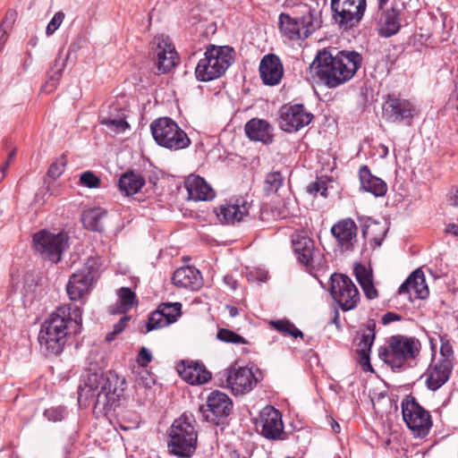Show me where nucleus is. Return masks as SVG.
Wrapping results in <instances>:
<instances>
[{"mask_svg":"<svg viewBox=\"0 0 458 458\" xmlns=\"http://www.w3.org/2000/svg\"><path fill=\"white\" fill-rule=\"evenodd\" d=\"M362 61L361 55L353 50L324 48L318 52L310 69L319 83L333 89L352 79Z\"/></svg>","mask_w":458,"mask_h":458,"instance_id":"1","label":"nucleus"},{"mask_svg":"<svg viewBox=\"0 0 458 458\" xmlns=\"http://www.w3.org/2000/svg\"><path fill=\"white\" fill-rule=\"evenodd\" d=\"M194 423V416L186 412L174 420L168 433V450L171 454L181 458L192 456L198 442Z\"/></svg>","mask_w":458,"mask_h":458,"instance_id":"2","label":"nucleus"},{"mask_svg":"<svg viewBox=\"0 0 458 458\" xmlns=\"http://www.w3.org/2000/svg\"><path fill=\"white\" fill-rule=\"evenodd\" d=\"M420 347L418 339L397 335L378 348V357L392 369H402L407 360L419 355Z\"/></svg>","mask_w":458,"mask_h":458,"instance_id":"3","label":"nucleus"},{"mask_svg":"<svg viewBox=\"0 0 458 458\" xmlns=\"http://www.w3.org/2000/svg\"><path fill=\"white\" fill-rule=\"evenodd\" d=\"M232 61V48L210 46L195 68L197 80L210 81L221 77L231 65Z\"/></svg>","mask_w":458,"mask_h":458,"instance_id":"4","label":"nucleus"},{"mask_svg":"<svg viewBox=\"0 0 458 458\" xmlns=\"http://www.w3.org/2000/svg\"><path fill=\"white\" fill-rule=\"evenodd\" d=\"M150 130L155 141L170 150H180L191 145L187 133L171 118L161 117L153 121Z\"/></svg>","mask_w":458,"mask_h":458,"instance_id":"5","label":"nucleus"},{"mask_svg":"<svg viewBox=\"0 0 458 458\" xmlns=\"http://www.w3.org/2000/svg\"><path fill=\"white\" fill-rule=\"evenodd\" d=\"M81 311L78 306L64 305L58 307L41 327L49 329L55 335H64L68 337L81 332Z\"/></svg>","mask_w":458,"mask_h":458,"instance_id":"6","label":"nucleus"},{"mask_svg":"<svg viewBox=\"0 0 458 458\" xmlns=\"http://www.w3.org/2000/svg\"><path fill=\"white\" fill-rule=\"evenodd\" d=\"M100 259L89 257L84 266L69 278L66 292L72 301L88 294L99 276Z\"/></svg>","mask_w":458,"mask_h":458,"instance_id":"7","label":"nucleus"},{"mask_svg":"<svg viewBox=\"0 0 458 458\" xmlns=\"http://www.w3.org/2000/svg\"><path fill=\"white\" fill-rule=\"evenodd\" d=\"M403 419L414 437H425L433 425L431 415L416 399L408 395L402 401Z\"/></svg>","mask_w":458,"mask_h":458,"instance_id":"8","label":"nucleus"},{"mask_svg":"<svg viewBox=\"0 0 458 458\" xmlns=\"http://www.w3.org/2000/svg\"><path fill=\"white\" fill-rule=\"evenodd\" d=\"M366 0H331L335 23L344 31L357 27L366 11Z\"/></svg>","mask_w":458,"mask_h":458,"instance_id":"9","label":"nucleus"},{"mask_svg":"<svg viewBox=\"0 0 458 458\" xmlns=\"http://www.w3.org/2000/svg\"><path fill=\"white\" fill-rule=\"evenodd\" d=\"M32 241L36 251L55 264L61 260L64 251L69 246V236L64 232L40 230L33 235Z\"/></svg>","mask_w":458,"mask_h":458,"instance_id":"10","label":"nucleus"},{"mask_svg":"<svg viewBox=\"0 0 458 458\" xmlns=\"http://www.w3.org/2000/svg\"><path fill=\"white\" fill-rule=\"evenodd\" d=\"M330 294L343 311L354 310L360 302V293L352 280L344 274L335 273L330 278Z\"/></svg>","mask_w":458,"mask_h":458,"instance_id":"11","label":"nucleus"},{"mask_svg":"<svg viewBox=\"0 0 458 458\" xmlns=\"http://www.w3.org/2000/svg\"><path fill=\"white\" fill-rule=\"evenodd\" d=\"M223 377L225 378L226 387L234 395L246 394L263 379L261 371L259 369L238 367L225 369Z\"/></svg>","mask_w":458,"mask_h":458,"instance_id":"12","label":"nucleus"},{"mask_svg":"<svg viewBox=\"0 0 458 458\" xmlns=\"http://www.w3.org/2000/svg\"><path fill=\"white\" fill-rule=\"evenodd\" d=\"M123 378H120L114 372L108 371L106 382L95 396V408L104 413L115 411L123 397Z\"/></svg>","mask_w":458,"mask_h":458,"instance_id":"13","label":"nucleus"},{"mask_svg":"<svg viewBox=\"0 0 458 458\" xmlns=\"http://www.w3.org/2000/svg\"><path fill=\"white\" fill-rule=\"evenodd\" d=\"M292 244L298 261L307 268L315 269L324 263L323 254L315 247L314 241L304 233L293 234Z\"/></svg>","mask_w":458,"mask_h":458,"instance_id":"14","label":"nucleus"},{"mask_svg":"<svg viewBox=\"0 0 458 458\" xmlns=\"http://www.w3.org/2000/svg\"><path fill=\"white\" fill-rule=\"evenodd\" d=\"M233 409V402L228 395L218 390L211 392L207 399V405H200L199 411L203 420L219 425L221 420L228 417Z\"/></svg>","mask_w":458,"mask_h":458,"instance_id":"15","label":"nucleus"},{"mask_svg":"<svg viewBox=\"0 0 458 458\" xmlns=\"http://www.w3.org/2000/svg\"><path fill=\"white\" fill-rule=\"evenodd\" d=\"M261 436L269 440H284L286 433L281 412L273 406L264 407L256 423Z\"/></svg>","mask_w":458,"mask_h":458,"instance_id":"16","label":"nucleus"},{"mask_svg":"<svg viewBox=\"0 0 458 458\" xmlns=\"http://www.w3.org/2000/svg\"><path fill=\"white\" fill-rule=\"evenodd\" d=\"M406 3L403 0H394L391 8L381 13L378 20V33L389 38L395 35L401 28L402 21L406 17Z\"/></svg>","mask_w":458,"mask_h":458,"instance_id":"17","label":"nucleus"},{"mask_svg":"<svg viewBox=\"0 0 458 458\" xmlns=\"http://www.w3.org/2000/svg\"><path fill=\"white\" fill-rule=\"evenodd\" d=\"M314 115L301 104L284 106L280 109V128L286 132H295L307 126Z\"/></svg>","mask_w":458,"mask_h":458,"instance_id":"18","label":"nucleus"},{"mask_svg":"<svg viewBox=\"0 0 458 458\" xmlns=\"http://www.w3.org/2000/svg\"><path fill=\"white\" fill-rule=\"evenodd\" d=\"M415 114V107L407 99L388 95L382 106L383 118L391 123L410 121Z\"/></svg>","mask_w":458,"mask_h":458,"instance_id":"19","label":"nucleus"},{"mask_svg":"<svg viewBox=\"0 0 458 458\" xmlns=\"http://www.w3.org/2000/svg\"><path fill=\"white\" fill-rule=\"evenodd\" d=\"M152 44L157 56L156 65L159 72H169L178 64V54L170 38L165 36L155 37Z\"/></svg>","mask_w":458,"mask_h":458,"instance_id":"20","label":"nucleus"},{"mask_svg":"<svg viewBox=\"0 0 458 458\" xmlns=\"http://www.w3.org/2000/svg\"><path fill=\"white\" fill-rule=\"evenodd\" d=\"M259 74L265 85H277L284 75V66L280 58L275 54L264 55L259 64Z\"/></svg>","mask_w":458,"mask_h":458,"instance_id":"21","label":"nucleus"},{"mask_svg":"<svg viewBox=\"0 0 458 458\" xmlns=\"http://www.w3.org/2000/svg\"><path fill=\"white\" fill-rule=\"evenodd\" d=\"M358 227L352 218H344L331 227V233L338 245L346 250H351L356 242Z\"/></svg>","mask_w":458,"mask_h":458,"instance_id":"22","label":"nucleus"},{"mask_svg":"<svg viewBox=\"0 0 458 458\" xmlns=\"http://www.w3.org/2000/svg\"><path fill=\"white\" fill-rule=\"evenodd\" d=\"M188 199L194 201L211 200L215 191L211 186L199 175L191 174L184 182Z\"/></svg>","mask_w":458,"mask_h":458,"instance_id":"23","label":"nucleus"},{"mask_svg":"<svg viewBox=\"0 0 458 458\" xmlns=\"http://www.w3.org/2000/svg\"><path fill=\"white\" fill-rule=\"evenodd\" d=\"M453 370V363L437 360L431 364L426 372L427 387L432 391L440 388L450 377Z\"/></svg>","mask_w":458,"mask_h":458,"instance_id":"24","label":"nucleus"},{"mask_svg":"<svg viewBox=\"0 0 458 458\" xmlns=\"http://www.w3.org/2000/svg\"><path fill=\"white\" fill-rule=\"evenodd\" d=\"M244 131L250 140L260 141L263 144H270L273 141V127L264 119H250L246 123Z\"/></svg>","mask_w":458,"mask_h":458,"instance_id":"25","label":"nucleus"},{"mask_svg":"<svg viewBox=\"0 0 458 458\" xmlns=\"http://www.w3.org/2000/svg\"><path fill=\"white\" fill-rule=\"evenodd\" d=\"M178 372L186 382L191 385L205 384L211 378V373L203 364L193 361H182L178 365Z\"/></svg>","mask_w":458,"mask_h":458,"instance_id":"26","label":"nucleus"},{"mask_svg":"<svg viewBox=\"0 0 458 458\" xmlns=\"http://www.w3.org/2000/svg\"><path fill=\"white\" fill-rule=\"evenodd\" d=\"M100 123L105 124L111 131L122 132L129 127L126 122V111L119 104H112L108 112L105 114L101 112L99 116Z\"/></svg>","mask_w":458,"mask_h":458,"instance_id":"27","label":"nucleus"},{"mask_svg":"<svg viewBox=\"0 0 458 458\" xmlns=\"http://www.w3.org/2000/svg\"><path fill=\"white\" fill-rule=\"evenodd\" d=\"M172 280L174 285L191 291L199 290L202 285L200 272L192 267H182L176 269Z\"/></svg>","mask_w":458,"mask_h":458,"instance_id":"28","label":"nucleus"},{"mask_svg":"<svg viewBox=\"0 0 458 458\" xmlns=\"http://www.w3.org/2000/svg\"><path fill=\"white\" fill-rule=\"evenodd\" d=\"M67 338L68 337L64 336V335H55L52 333V331H50L49 329H45L41 327L38 334V343L40 345V350L47 356L59 355L63 352Z\"/></svg>","mask_w":458,"mask_h":458,"instance_id":"29","label":"nucleus"},{"mask_svg":"<svg viewBox=\"0 0 458 458\" xmlns=\"http://www.w3.org/2000/svg\"><path fill=\"white\" fill-rule=\"evenodd\" d=\"M414 291L415 297L418 299H426L429 291L426 284L424 273L420 268L414 270L408 278L401 284L398 290L399 294L410 293Z\"/></svg>","mask_w":458,"mask_h":458,"instance_id":"30","label":"nucleus"},{"mask_svg":"<svg viewBox=\"0 0 458 458\" xmlns=\"http://www.w3.org/2000/svg\"><path fill=\"white\" fill-rule=\"evenodd\" d=\"M106 378L107 372L89 373L83 380V385H80L78 388V401L81 403L83 399L87 401L89 398H94L101 386H104Z\"/></svg>","mask_w":458,"mask_h":458,"instance_id":"31","label":"nucleus"},{"mask_svg":"<svg viewBox=\"0 0 458 458\" xmlns=\"http://www.w3.org/2000/svg\"><path fill=\"white\" fill-rule=\"evenodd\" d=\"M279 28L281 32L292 40L308 38L309 30L304 29L303 21L291 17L289 14L281 13L279 16Z\"/></svg>","mask_w":458,"mask_h":458,"instance_id":"32","label":"nucleus"},{"mask_svg":"<svg viewBox=\"0 0 458 458\" xmlns=\"http://www.w3.org/2000/svg\"><path fill=\"white\" fill-rule=\"evenodd\" d=\"M359 178L360 189L363 191L370 192L377 197H381L386 194L387 190L386 182L380 178L372 175L367 165H363L360 168Z\"/></svg>","mask_w":458,"mask_h":458,"instance_id":"33","label":"nucleus"},{"mask_svg":"<svg viewBox=\"0 0 458 458\" xmlns=\"http://www.w3.org/2000/svg\"><path fill=\"white\" fill-rule=\"evenodd\" d=\"M144 185L145 178L140 173L134 171L123 173L118 181L119 190L125 196L136 194Z\"/></svg>","mask_w":458,"mask_h":458,"instance_id":"34","label":"nucleus"},{"mask_svg":"<svg viewBox=\"0 0 458 458\" xmlns=\"http://www.w3.org/2000/svg\"><path fill=\"white\" fill-rule=\"evenodd\" d=\"M68 57V54L64 55L63 51H59L56 58L55 59L47 73V81L43 86L44 91L49 93L55 89L56 85L58 84L62 77L63 70L66 66Z\"/></svg>","mask_w":458,"mask_h":458,"instance_id":"35","label":"nucleus"},{"mask_svg":"<svg viewBox=\"0 0 458 458\" xmlns=\"http://www.w3.org/2000/svg\"><path fill=\"white\" fill-rule=\"evenodd\" d=\"M247 213L248 209L243 203L242 205L230 203L221 206L216 216L221 222L233 225L236 222L242 221Z\"/></svg>","mask_w":458,"mask_h":458,"instance_id":"36","label":"nucleus"},{"mask_svg":"<svg viewBox=\"0 0 458 458\" xmlns=\"http://www.w3.org/2000/svg\"><path fill=\"white\" fill-rule=\"evenodd\" d=\"M106 210L101 208H94L83 212L81 222L84 227L91 231L101 232L104 230L103 220L106 217Z\"/></svg>","mask_w":458,"mask_h":458,"instance_id":"37","label":"nucleus"},{"mask_svg":"<svg viewBox=\"0 0 458 458\" xmlns=\"http://www.w3.org/2000/svg\"><path fill=\"white\" fill-rule=\"evenodd\" d=\"M374 338L371 335H361L360 340L357 344V353L360 357V364L364 371H372V366L370 364L369 353L371 346L374 343Z\"/></svg>","mask_w":458,"mask_h":458,"instance_id":"38","label":"nucleus"},{"mask_svg":"<svg viewBox=\"0 0 458 458\" xmlns=\"http://www.w3.org/2000/svg\"><path fill=\"white\" fill-rule=\"evenodd\" d=\"M361 233L365 239H367L369 235H371V241L375 243V247H379L382 244L386 230L383 228L379 223L370 222L369 225H364L362 226Z\"/></svg>","mask_w":458,"mask_h":458,"instance_id":"39","label":"nucleus"},{"mask_svg":"<svg viewBox=\"0 0 458 458\" xmlns=\"http://www.w3.org/2000/svg\"><path fill=\"white\" fill-rule=\"evenodd\" d=\"M118 313H126L129 311L136 301V294L129 287H122L118 290Z\"/></svg>","mask_w":458,"mask_h":458,"instance_id":"40","label":"nucleus"},{"mask_svg":"<svg viewBox=\"0 0 458 458\" xmlns=\"http://www.w3.org/2000/svg\"><path fill=\"white\" fill-rule=\"evenodd\" d=\"M270 325L278 332L285 336H293L294 338L302 337L303 334L295 326L287 319L271 321Z\"/></svg>","mask_w":458,"mask_h":458,"instance_id":"41","label":"nucleus"},{"mask_svg":"<svg viewBox=\"0 0 458 458\" xmlns=\"http://www.w3.org/2000/svg\"><path fill=\"white\" fill-rule=\"evenodd\" d=\"M169 324L177 320L181 315L182 304L180 302L161 303L157 309Z\"/></svg>","mask_w":458,"mask_h":458,"instance_id":"42","label":"nucleus"},{"mask_svg":"<svg viewBox=\"0 0 458 458\" xmlns=\"http://www.w3.org/2000/svg\"><path fill=\"white\" fill-rule=\"evenodd\" d=\"M284 177L280 172H273L267 174L264 191L267 194L275 193L283 185Z\"/></svg>","mask_w":458,"mask_h":458,"instance_id":"43","label":"nucleus"},{"mask_svg":"<svg viewBox=\"0 0 458 458\" xmlns=\"http://www.w3.org/2000/svg\"><path fill=\"white\" fill-rule=\"evenodd\" d=\"M170 325L163 315L156 310L151 312L148 316V321L145 324L146 330L143 333H148L152 330H156L165 326Z\"/></svg>","mask_w":458,"mask_h":458,"instance_id":"44","label":"nucleus"},{"mask_svg":"<svg viewBox=\"0 0 458 458\" xmlns=\"http://www.w3.org/2000/svg\"><path fill=\"white\" fill-rule=\"evenodd\" d=\"M217 339H219L222 342L229 343V344H246L247 341L242 337V335H238L237 333L226 329V328H220L216 335Z\"/></svg>","mask_w":458,"mask_h":458,"instance_id":"45","label":"nucleus"},{"mask_svg":"<svg viewBox=\"0 0 458 458\" xmlns=\"http://www.w3.org/2000/svg\"><path fill=\"white\" fill-rule=\"evenodd\" d=\"M67 415L66 407L59 405L53 406L48 409H46L44 411V416L49 420L53 422L62 421Z\"/></svg>","mask_w":458,"mask_h":458,"instance_id":"46","label":"nucleus"},{"mask_svg":"<svg viewBox=\"0 0 458 458\" xmlns=\"http://www.w3.org/2000/svg\"><path fill=\"white\" fill-rule=\"evenodd\" d=\"M354 274L360 285H363L373 281L372 272L368 270L366 267L361 264L355 265Z\"/></svg>","mask_w":458,"mask_h":458,"instance_id":"47","label":"nucleus"},{"mask_svg":"<svg viewBox=\"0 0 458 458\" xmlns=\"http://www.w3.org/2000/svg\"><path fill=\"white\" fill-rule=\"evenodd\" d=\"M440 341V359L438 360L453 363L454 350L452 344H450L449 340L445 337H441Z\"/></svg>","mask_w":458,"mask_h":458,"instance_id":"48","label":"nucleus"},{"mask_svg":"<svg viewBox=\"0 0 458 458\" xmlns=\"http://www.w3.org/2000/svg\"><path fill=\"white\" fill-rule=\"evenodd\" d=\"M66 160L64 156H61L55 162H54L47 171V175L51 178H58L64 171Z\"/></svg>","mask_w":458,"mask_h":458,"instance_id":"49","label":"nucleus"},{"mask_svg":"<svg viewBox=\"0 0 458 458\" xmlns=\"http://www.w3.org/2000/svg\"><path fill=\"white\" fill-rule=\"evenodd\" d=\"M129 320H130L129 316L122 317L120 318V320L116 324L114 325L113 331L106 334V342L114 341L115 339L116 335L121 334L124 330Z\"/></svg>","mask_w":458,"mask_h":458,"instance_id":"50","label":"nucleus"},{"mask_svg":"<svg viewBox=\"0 0 458 458\" xmlns=\"http://www.w3.org/2000/svg\"><path fill=\"white\" fill-rule=\"evenodd\" d=\"M80 182L88 188H98L100 179L94 173L87 171L81 174Z\"/></svg>","mask_w":458,"mask_h":458,"instance_id":"51","label":"nucleus"},{"mask_svg":"<svg viewBox=\"0 0 458 458\" xmlns=\"http://www.w3.org/2000/svg\"><path fill=\"white\" fill-rule=\"evenodd\" d=\"M65 15L63 12H57L54 15V17L51 19V21L48 22L47 29H46V34L47 36L53 35L60 27L62 24Z\"/></svg>","mask_w":458,"mask_h":458,"instance_id":"52","label":"nucleus"},{"mask_svg":"<svg viewBox=\"0 0 458 458\" xmlns=\"http://www.w3.org/2000/svg\"><path fill=\"white\" fill-rule=\"evenodd\" d=\"M327 183L324 181H317L310 183L308 186V191L310 194L316 195L317 193H320L321 196H327Z\"/></svg>","mask_w":458,"mask_h":458,"instance_id":"53","label":"nucleus"},{"mask_svg":"<svg viewBox=\"0 0 458 458\" xmlns=\"http://www.w3.org/2000/svg\"><path fill=\"white\" fill-rule=\"evenodd\" d=\"M17 18V12L13 9H9L5 16L1 22L0 26H3V29H5L6 30L11 29L13 25L14 24Z\"/></svg>","mask_w":458,"mask_h":458,"instance_id":"54","label":"nucleus"},{"mask_svg":"<svg viewBox=\"0 0 458 458\" xmlns=\"http://www.w3.org/2000/svg\"><path fill=\"white\" fill-rule=\"evenodd\" d=\"M152 360V354L148 349L142 347L138 354L137 361L140 366L147 367Z\"/></svg>","mask_w":458,"mask_h":458,"instance_id":"55","label":"nucleus"},{"mask_svg":"<svg viewBox=\"0 0 458 458\" xmlns=\"http://www.w3.org/2000/svg\"><path fill=\"white\" fill-rule=\"evenodd\" d=\"M360 286L368 299L373 300L377 297V291L373 284V281Z\"/></svg>","mask_w":458,"mask_h":458,"instance_id":"56","label":"nucleus"},{"mask_svg":"<svg viewBox=\"0 0 458 458\" xmlns=\"http://www.w3.org/2000/svg\"><path fill=\"white\" fill-rule=\"evenodd\" d=\"M401 318V316L398 314L388 311L383 315L381 321L383 325H388L394 321H399Z\"/></svg>","mask_w":458,"mask_h":458,"instance_id":"57","label":"nucleus"},{"mask_svg":"<svg viewBox=\"0 0 458 458\" xmlns=\"http://www.w3.org/2000/svg\"><path fill=\"white\" fill-rule=\"evenodd\" d=\"M375 328H376V322L375 320L371 319V320H369L366 324V330L361 334V335H371L373 336V338L375 339Z\"/></svg>","mask_w":458,"mask_h":458,"instance_id":"58","label":"nucleus"},{"mask_svg":"<svg viewBox=\"0 0 458 458\" xmlns=\"http://www.w3.org/2000/svg\"><path fill=\"white\" fill-rule=\"evenodd\" d=\"M224 283L228 285L232 290H235L237 287V281L230 275L224 276Z\"/></svg>","mask_w":458,"mask_h":458,"instance_id":"59","label":"nucleus"},{"mask_svg":"<svg viewBox=\"0 0 458 458\" xmlns=\"http://www.w3.org/2000/svg\"><path fill=\"white\" fill-rule=\"evenodd\" d=\"M7 30L3 29V26H0V53L3 51L4 47L7 41Z\"/></svg>","mask_w":458,"mask_h":458,"instance_id":"60","label":"nucleus"},{"mask_svg":"<svg viewBox=\"0 0 458 458\" xmlns=\"http://www.w3.org/2000/svg\"><path fill=\"white\" fill-rule=\"evenodd\" d=\"M450 205L454 207H458V186L455 187L454 192L452 196H450L448 199Z\"/></svg>","mask_w":458,"mask_h":458,"instance_id":"61","label":"nucleus"},{"mask_svg":"<svg viewBox=\"0 0 458 458\" xmlns=\"http://www.w3.org/2000/svg\"><path fill=\"white\" fill-rule=\"evenodd\" d=\"M446 232L456 237H458V225L455 224H450L446 227Z\"/></svg>","mask_w":458,"mask_h":458,"instance_id":"62","label":"nucleus"},{"mask_svg":"<svg viewBox=\"0 0 458 458\" xmlns=\"http://www.w3.org/2000/svg\"><path fill=\"white\" fill-rule=\"evenodd\" d=\"M227 310L229 311L230 317L232 318H234L239 314V310L234 306H227Z\"/></svg>","mask_w":458,"mask_h":458,"instance_id":"63","label":"nucleus"},{"mask_svg":"<svg viewBox=\"0 0 458 458\" xmlns=\"http://www.w3.org/2000/svg\"><path fill=\"white\" fill-rule=\"evenodd\" d=\"M10 165V163L9 162H5L1 167H0V171L1 173L3 174L2 176L0 177V182L4 179V174L5 172L7 171L8 167Z\"/></svg>","mask_w":458,"mask_h":458,"instance_id":"64","label":"nucleus"}]
</instances>
